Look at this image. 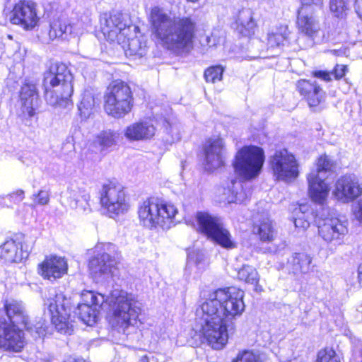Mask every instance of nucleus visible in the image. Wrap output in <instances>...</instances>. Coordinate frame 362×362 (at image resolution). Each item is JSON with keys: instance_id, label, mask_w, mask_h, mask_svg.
<instances>
[{"instance_id": "f257e3e1", "label": "nucleus", "mask_w": 362, "mask_h": 362, "mask_svg": "<svg viewBox=\"0 0 362 362\" xmlns=\"http://www.w3.org/2000/svg\"><path fill=\"white\" fill-rule=\"evenodd\" d=\"M244 291L236 287H226L209 292L196 310V331L214 349H222L235 322L243 313Z\"/></svg>"}, {"instance_id": "f03ea898", "label": "nucleus", "mask_w": 362, "mask_h": 362, "mask_svg": "<svg viewBox=\"0 0 362 362\" xmlns=\"http://www.w3.org/2000/svg\"><path fill=\"white\" fill-rule=\"evenodd\" d=\"M153 33L160 44L177 53L189 52L193 47L196 22L189 17L170 18L158 7L151 9Z\"/></svg>"}, {"instance_id": "7ed1b4c3", "label": "nucleus", "mask_w": 362, "mask_h": 362, "mask_svg": "<svg viewBox=\"0 0 362 362\" xmlns=\"http://www.w3.org/2000/svg\"><path fill=\"white\" fill-rule=\"evenodd\" d=\"M73 76L64 64L52 65L44 74L45 97L48 105L54 107L72 105Z\"/></svg>"}, {"instance_id": "20e7f679", "label": "nucleus", "mask_w": 362, "mask_h": 362, "mask_svg": "<svg viewBox=\"0 0 362 362\" xmlns=\"http://www.w3.org/2000/svg\"><path fill=\"white\" fill-rule=\"evenodd\" d=\"M178 211L171 204L151 197L141 202L137 209L140 224L150 230H163L174 226V220Z\"/></svg>"}, {"instance_id": "39448f33", "label": "nucleus", "mask_w": 362, "mask_h": 362, "mask_svg": "<svg viewBox=\"0 0 362 362\" xmlns=\"http://www.w3.org/2000/svg\"><path fill=\"white\" fill-rule=\"evenodd\" d=\"M109 301L113 306L112 326L126 334H129L127 332L129 328L136 329L141 309L135 296L123 290L115 289L110 294Z\"/></svg>"}, {"instance_id": "423d86ee", "label": "nucleus", "mask_w": 362, "mask_h": 362, "mask_svg": "<svg viewBox=\"0 0 362 362\" xmlns=\"http://www.w3.org/2000/svg\"><path fill=\"white\" fill-rule=\"evenodd\" d=\"M51 315L52 323L56 329L66 334H71L74 331V322L71 319V303L62 293H49V298L45 300Z\"/></svg>"}, {"instance_id": "0eeeda50", "label": "nucleus", "mask_w": 362, "mask_h": 362, "mask_svg": "<svg viewBox=\"0 0 362 362\" xmlns=\"http://www.w3.org/2000/svg\"><path fill=\"white\" fill-rule=\"evenodd\" d=\"M264 158L262 148L252 145L243 146L235 155V171L245 179L255 178L262 170Z\"/></svg>"}, {"instance_id": "6e6552de", "label": "nucleus", "mask_w": 362, "mask_h": 362, "mask_svg": "<svg viewBox=\"0 0 362 362\" xmlns=\"http://www.w3.org/2000/svg\"><path fill=\"white\" fill-rule=\"evenodd\" d=\"M4 308L10 321L8 324L25 328L35 338H40L46 334L47 326L45 321L40 320L33 325L26 308L21 300L12 298L6 300Z\"/></svg>"}, {"instance_id": "1a4fd4ad", "label": "nucleus", "mask_w": 362, "mask_h": 362, "mask_svg": "<svg viewBox=\"0 0 362 362\" xmlns=\"http://www.w3.org/2000/svg\"><path fill=\"white\" fill-rule=\"evenodd\" d=\"M132 92L122 81H114L107 87L105 95L106 113H129L132 106Z\"/></svg>"}, {"instance_id": "9d476101", "label": "nucleus", "mask_w": 362, "mask_h": 362, "mask_svg": "<svg viewBox=\"0 0 362 362\" xmlns=\"http://www.w3.org/2000/svg\"><path fill=\"white\" fill-rule=\"evenodd\" d=\"M269 167L275 180L286 182L296 179L299 165L295 156L286 149L276 151L269 158Z\"/></svg>"}, {"instance_id": "9b49d317", "label": "nucleus", "mask_w": 362, "mask_h": 362, "mask_svg": "<svg viewBox=\"0 0 362 362\" xmlns=\"http://www.w3.org/2000/svg\"><path fill=\"white\" fill-rule=\"evenodd\" d=\"M100 203L111 218L124 214L129 209L122 187L111 182L103 185L100 192Z\"/></svg>"}, {"instance_id": "f8f14e48", "label": "nucleus", "mask_w": 362, "mask_h": 362, "mask_svg": "<svg viewBox=\"0 0 362 362\" xmlns=\"http://www.w3.org/2000/svg\"><path fill=\"white\" fill-rule=\"evenodd\" d=\"M101 30L105 36L110 40H117L125 37L131 32L132 28L128 26L123 14L117 11L105 13L100 17Z\"/></svg>"}, {"instance_id": "ddd939ff", "label": "nucleus", "mask_w": 362, "mask_h": 362, "mask_svg": "<svg viewBox=\"0 0 362 362\" xmlns=\"http://www.w3.org/2000/svg\"><path fill=\"white\" fill-rule=\"evenodd\" d=\"M76 313L85 324L92 325L97 321L101 305L105 302V296L92 291H83L81 295Z\"/></svg>"}, {"instance_id": "4468645a", "label": "nucleus", "mask_w": 362, "mask_h": 362, "mask_svg": "<svg viewBox=\"0 0 362 362\" xmlns=\"http://www.w3.org/2000/svg\"><path fill=\"white\" fill-rule=\"evenodd\" d=\"M9 20L12 24L19 25L24 30L33 29L39 21L35 3L20 0L10 12Z\"/></svg>"}, {"instance_id": "2eb2a0df", "label": "nucleus", "mask_w": 362, "mask_h": 362, "mask_svg": "<svg viewBox=\"0 0 362 362\" xmlns=\"http://www.w3.org/2000/svg\"><path fill=\"white\" fill-rule=\"evenodd\" d=\"M103 252L98 254L89 261L88 267L92 274L98 276L112 272L119 259L117 247L110 243L102 245Z\"/></svg>"}, {"instance_id": "dca6fc26", "label": "nucleus", "mask_w": 362, "mask_h": 362, "mask_svg": "<svg viewBox=\"0 0 362 362\" xmlns=\"http://www.w3.org/2000/svg\"><path fill=\"white\" fill-rule=\"evenodd\" d=\"M21 326L11 325L0 320V346L6 350L20 352L25 341Z\"/></svg>"}, {"instance_id": "f3484780", "label": "nucleus", "mask_w": 362, "mask_h": 362, "mask_svg": "<svg viewBox=\"0 0 362 362\" xmlns=\"http://www.w3.org/2000/svg\"><path fill=\"white\" fill-rule=\"evenodd\" d=\"M318 233L325 241L340 245L348 233L347 225L339 218L328 217L319 224Z\"/></svg>"}, {"instance_id": "a211bd4d", "label": "nucleus", "mask_w": 362, "mask_h": 362, "mask_svg": "<svg viewBox=\"0 0 362 362\" xmlns=\"http://www.w3.org/2000/svg\"><path fill=\"white\" fill-rule=\"evenodd\" d=\"M362 193V185L354 175L343 176L337 180L333 194L335 198L344 203L354 201Z\"/></svg>"}, {"instance_id": "6ab92c4d", "label": "nucleus", "mask_w": 362, "mask_h": 362, "mask_svg": "<svg viewBox=\"0 0 362 362\" xmlns=\"http://www.w3.org/2000/svg\"><path fill=\"white\" fill-rule=\"evenodd\" d=\"M225 143L222 138L209 139L204 145L205 168L212 171L224 165Z\"/></svg>"}, {"instance_id": "aec40b11", "label": "nucleus", "mask_w": 362, "mask_h": 362, "mask_svg": "<svg viewBox=\"0 0 362 362\" xmlns=\"http://www.w3.org/2000/svg\"><path fill=\"white\" fill-rule=\"evenodd\" d=\"M68 269L66 260L62 257L50 255L39 264V274L44 278L52 281L61 278Z\"/></svg>"}, {"instance_id": "412c9836", "label": "nucleus", "mask_w": 362, "mask_h": 362, "mask_svg": "<svg viewBox=\"0 0 362 362\" xmlns=\"http://www.w3.org/2000/svg\"><path fill=\"white\" fill-rule=\"evenodd\" d=\"M20 102L22 113H35L40 105L39 94L36 84L25 80L20 90Z\"/></svg>"}, {"instance_id": "4be33fe9", "label": "nucleus", "mask_w": 362, "mask_h": 362, "mask_svg": "<svg viewBox=\"0 0 362 362\" xmlns=\"http://www.w3.org/2000/svg\"><path fill=\"white\" fill-rule=\"evenodd\" d=\"M297 27L301 33L309 37H314L318 33L320 24L310 6L303 5L298 10Z\"/></svg>"}, {"instance_id": "5701e85b", "label": "nucleus", "mask_w": 362, "mask_h": 362, "mask_svg": "<svg viewBox=\"0 0 362 362\" xmlns=\"http://www.w3.org/2000/svg\"><path fill=\"white\" fill-rule=\"evenodd\" d=\"M296 87L311 108L317 107L325 99V92L316 81L302 79L297 82Z\"/></svg>"}, {"instance_id": "b1692460", "label": "nucleus", "mask_w": 362, "mask_h": 362, "mask_svg": "<svg viewBox=\"0 0 362 362\" xmlns=\"http://www.w3.org/2000/svg\"><path fill=\"white\" fill-rule=\"evenodd\" d=\"M28 256L27 252L23 250L21 244L13 240H6L0 246V259L5 263H20Z\"/></svg>"}, {"instance_id": "393cba45", "label": "nucleus", "mask_w": 362, "mask_h": 362, "mask_svg": "<svg viewBox=\"0 0 362 362\" xmlns=\"http://www.w3.org/2000/svg\"><path fill=\"white\" fill-rule=\"evenodd\" d=\"M308 181L309 194L312 200L316 203L323 204L329 192V185L325 182L323 176L310 173L308 176Z\"/></svg>"}, {"instance_id": "a878e982", "label": "nucleus", "mask_w": 362, "mask_h": 362, "mask_svg": "<svg viewBox=\"0 0 362 362\" xmlns=\"http://www.w3.org/2000/svg\"><path fill=\"white\" fill-rule=\"evenodd\" d=\"M220 200L226 203H243L249 197L250 190L246 191L243 185L233 180L227 187L219 189Z\"/></svg>"}, {"instance_id": "bb28decb", "label": "nucleus", "mask_w": 362, "mask_h": 362, "mask_svg": "<svg viewBox=\"0 0 362 362\" xmlns=\"http://www.w3.org/2000/svg\"><path fill=\"white\" fill-rule=\"evenodd\" d=\"M195 222L196 224L193 223V226L199 232L205 234L208 238L223 224L220 218L212 216L205 211L197 213Z\"/></svg>"}, {"instance_id": "cd10ccee", "label": "nucleus", "mask_w": 362, "mask_h": 362, "mask_svg": "<svg viewBox=\"0 0 362 362\" xmlns=\"http://www.w3.org/2000/svg\"><path fill=\"white\" fill-rule=\"evenodd\" d=\"M155 134L153 125L147 122L135 123L125 130L124 135L129 140L138 141L149 139Z\"/></svg>"}, {"instance_id": "c85d7f7f", "label": "nucleus", "mask_w": 362, "mask_h": 362, "mask_svg": "<svg viewBox=\"0 0 362 362\" xmlns=\"http://www.w3.org/2000/svg\"><path fill=\"white\" fill-rule=\"evenodd\" d=\"M253 233L258 235L262 242H272L276 237V230L272 221L268 217H263L253 228Z\"/></svg>"}, {"instance_id": "c756f323", "label": "nucleus", "mask_w": 362, "mask_h": 362, "mask_svg": "<svg viewBox=\"0 0 362 362\" xmlns=\"http://www.w3.org/2000/svg\"><path fill=\"white\" fill-rule=\"evenodd\" d=\"M226 250H232L237 247L231 234L222 224L208 238Z\"/></svg>"}, {"instance_id": "7c9ffc66", "label": "nucleus", "mask_w": 362, "mask_h": 362, "mask_svg": "<svg viewBox=\"0 0 362 362\" xmlns=\"http://www.w3.org/2000/svg\"><path fill=\"white\" fill-rule=\"evenodd\" d=\"M69 204L71 209H76L79 212L83 214H88L91 211L88 202L90 199L88 194L85 192L79 193L75 190H71L69 192Z\"/></svg>"}, {"instance_id": "2f4dec72", "label": "nucleus", "mask_w": 362, "mask_h": 362, "mask_svg": "<svg viewBox=\"0 0 362 362\" xmlns=\"http://www.w3.org/2000/svg\"><path fill=\"white\" fill-rule=\"evenodd\" d=\"M312 258L305 253H296L291 260L293 273L296 275L308 274L311 271Z\"/></svg>"}, {"instance_id": "473e14b6", "label": "nucleus", "mask_w": 362, "mask_h": 362, "mask_svg": "<svg viewBox=\"0 0 362 362\" xmlns=\"http://www.w3.org/2000/svg\"><path fill=\"white\" fill-rule=\"evenodd\" d=\"M125 54L127 56L141 57L146 53V41L142 36H134L127 39Z\"/></svg>"}, {"instance_id": "72a5a7b5", "label": "nucleus", "mask_w": 362, "mask_h": 362, "mask_svg": "<svg viewBox=\"0 0 362 362\" xmlns=\"http://www.w3.org/2000/svg\"><path fill=\"white\" fill-rule=\"evenodd\" d=\"M237 277L239 280L255 286L256 291H261L262 286L258 284L259 276L256 269L250 265L245 264L238 269Z\"/></svg>"}, {"instance_id": "f704fd0d", "label": "nucleus", "mask_w": 362, "mask_h": 362, "mask_svg": "<svg viewBox=\"0 0 362 362\" xmlns=\"http://www.w3.org/2000/svg\"><path fill=\"white\" fill-rule=\"evenodd\" d=\"M288 34L287 26H281L275 31L269 33L267 37L268 50L280 49L281 46L286 41Z\"/></svg>"}, {"instance_id": "c9c22d12", "label": "nucleus", "mask_w": 362, "mask_h": 362, "mask_svg": "<svg viewBox=\"0 0 362 362\" xmlns=\"http://www.w3.org/2000/svg\"><path fill=\"white\" fill-rule=\"evenodd\" d=\"M119 134L110 130L100 132L96 137L95 141L103 148L110 147L116 144Z\"/></svg>"}, {"instance_id": "e433bc0d", "label": "nucleus", "mask_w": 362, "mask_h": 362, "mask_svg": "<svg viewBox=\"0 0 362 362\" xmlns=\"http://www.w3.org/2000/svg\"><path fill=\"white\" fill-rule=\"evenodd\" d=\"M66 29H70L67 26L66 22L60 20L54 21L50 24V30L49 31V37L51 40L56 38H62L64 40V33H66Z\"/></svg>"}, {"instance_id": "4c0bfd02", "label": "nucleus", "mask_w": 362, "mask_h": 362, "mask_svg": "<svg viewBox=\"0 0 362 362\" xmlns=\"http://www.w3.org/2000/svg\"><path fill=\"white\" fill-rule=\"evenodd\" d=\"M349 0H329V9L337 18H344L348 9Z\"/></svg>"}, {"instance_id": "58836bf2", "label": "nucleus", "mask_w": 362, "mask_h": 362, "mask_svg": "<svg viewBox=\"0 0 362 362\" xmlns=\"http://www.w3.org/2000/svg\"><path fill=\"white\" fill-rule=\"evenodd\" d=\"M238 21L243 28H245L246 33L245 35H250L253 33V29L255 26V23L253 21L251 12L250 11H243L240 13L238 16Z\"/></svg>"}, {"instance_id": "ea45409f", "label": "nucleus", "mask_w": 362, "mask_h": 362, "mask_svg": "<svg viewBox=\"0 0 362 362\" xmlns=\"http://www.w3.org/2000/svg\"><path fill=\"white\" fill-rule=\"evenodd\" d=\"M224 69L221 65L212 66L204 72V77L207 82L213 83L222 80Z\"/></svg>"}, {"instance_id": "a19ab883", "label": "nucleus", "mask_w": 362, "mask_h": 362, "mask_svg": "<svg viewBox=\"0 0 362 362\" xmlns=\"http://www.w3.org/2000/svg\"><path fill=\"white\" fill-rule=\"evenodd\" d=\"M317 362H340V359L332 349H325L318 352Z\"/></svg>"}, {"instance_id": "79ce46f5", "label": "nucleus", "mask_w": 362, "mask_h": 362, "mask_svg": "<svg viewBox=\"0 0 362 362\" xmlns=\"http://www.w3.org/2000/svg\"><path fill=\"white\" fill-rule=\"evenodd\" d=\"M296 215L297 217L294 218L295 226L298 228L302 229L303 230L307 229L310 226L308 214L303 212L302 208L299 207L298 210H296Z\"/></svg>"}, {"instance_id": "37998d69", "label": "nucleus", "mask_w": 362, "mask_h": 362, "mask_svg": "<svg viewBox=\"0 0 362 362\" xmlns=\"http://www.w3.org/2000/svg\"><path fill=\"white\" fill-rule=\"evenodd\" d=\"M333 164L331 159L326 155L322 156L319 158L317 163V170L313 171L320 176H323L324 173L330 170Z\"/></svg>"}, {"instance_id": "c03bdc74", "label": "nucleus", "mask_w": 362, "mask_h": 362, "mask_svg": "<svg viewBox=\"0 0 362 362\" xmlns=\"http://www.w3.org/2000/svg\"><path fill=\"white\" fill-rule=\"evenodd\" d=\"M233 362H262L259 354L250 351L240 353Z\"/></svg>"}, {"instance_id": "a18cd8bd", "label": "nucleus", "mask_w": 362, "mask_h": 362, "mask_svg": "<svg viewBox=\"0 0 362 362\" xmlns=\"http://www.w3.org/2000/svg\"><path fill=\"white\" fill-rule=\"evenodd\" d=\"M95 106L94 98L90 94L85 95L80 105H78V110L80 113H86V112L92 111Z\"/></svg>"}, {"instance_id": "49530a36", "label": "nucleus", "mask_w": 362, "mask_h": 362, "mask_svg": "<svg viewBox=\"0 0 362 362\" xmlns=\"http://www.w3.org/2000/svg\"><path fill=\"white\" fill-rule=\"evenodd\" d=\"M33 197L35 204L47 205L49 202L50 192L48 190L41 189Z\"/></svg>"}, {"instance_id": "de8ad7c7", "label": "nucleus", "mask_w": 362, "mask_h": 362, "mask_svg": "<svg viewBox=\"0 0 362 362\" xmlns=\"http://www.w3.org/2000/svg\"><path fill=\"white\" fill-rule=\"evenodd\" d=\"M204 259V255L202 252L199 251H192L188 254L187 265L190 266L195 264L199 267Z\"/></svg>"}, {"instance_id": "09e8293b", "label": "nucleus", "mask_w": 362, "mask_h": 362, "mask_svg": "<svg viewBox=\"0 0 362 362\" xmlns=\"http://www.w3.org/2000/svg\"><path fill=\"white\" fill-rule=\"evenodd\" d=\"M346 66L345 65L337 64L334 70L331 72L335 79H340L344 76L346 71Z\"/></svg>"}, {"instance_id": "8fccbe9b", "label": "nucleus", "mask_w": 362, "mask_h": 362, "mask_svg": "<svg viewBox=\"0 0 362 362\" xmlns=\"http://www.w3.org/2000/svg\"><path fill=\"white\" fill-rule=\"evenodd\" d=\"M314 76L317 78H322L325 81H330L332 80V74L331 72H327L325 71H318L314 72Z\"/></svg>"}, {"instance_id": "3c124183", "label": "nucleus", "mask_w": 362, "mask_h": 362, "mask_svg": "<svg viewBox=\"0 0 362 362\" xmlns=\"http://www.w3.org/2000/svg\"><path fill=\"white\" fill-rule=\"evenodd\" d=\"M205 41L206 45L209 47H214L219 42V40L214 34H211L210 36L206 37Z\"/></svg>"}, {"instance_id": "603ef678", "label": "nucleus", "mask_w": 362, "mask_h": 362, "mask_svg": "<svg viewBox=\"0 0 362 362\" xmlns=\"http://www.w3.org/2000/svg\"><path fill=\"white\" fill-rule=\"evenodd\" d=\"M354 215L357 220L362 222V199L357 203V206L354 209Z\"/></svg>"}, {"instance_id": "864d4df0", "label": "nucleus", "mask_w": 362, "mask_h": 362, "mask_svg": "<svg viewBox=\"0 0 362 362\" xmlns=\"http://www.w3.org/2000/svg\"><path fill=\"white\" fill-rule=\"evenodd\" d=\"M67 26L70 29H66V33H64V40H69V37H75L78 35V33L75 32V28L73 25L67 24Z\"/></svg>"}, {"instance_id": "5fc2aeb1", "label": "nucleus", "mask_w": 362, "mask_h": 362, "mask_svg": "<svg viewBox=\"0 0 362 362\" xmlns=\"http://www.w3.org/2000/svg\"><path fill=\"white\" fill-rule=\"evenodd\" d=\"M355 10L359 18L362 19V0L355 1Z\"/></svg>"}, {"instance_id": "6e6d98bb", "label": "nucleus", "mask_w": 362, "mask_h": 362, "mask_svg": "<svg viewBox=\"0 0 362 362\" xmlns=\"http://www.w3.org/2000/svg\"><path fill=\"white\" fill-rule=\"evenodd\" d=\"M303 5L310 6L311 4L320 5L322 0H301Z\"/></svg>"}, {"instance_id": "4d7b16f0", "label": "nucleus", "mask_w": 362, "mask_h": 362, "mask_svg": "<svg viewBox=\"0 0 362 362\" xmlns=\"http://www.w3.org/2000/svg\"><path fill=\"white\" fill-rule=\"evenodd\" d=\"M358 279L361 286H362V263L359 264L358 268Z\"/></svg>"}, {"instance_id": "13d9d810", "label": "nucleus", "mask_w": 362, "mask_h": 362, "mask_svg": "<svg viewBox=\"0 0 362 362\" xmlns=\"http://www.w3.org/2000/svg\"><path fill=\"white\" fill-rule=\"evenodd\" d=\"M24 191L22 189L17 190L15 193H13V195H16L19 199V201H22L24 198Z\"/></svg>"}, {"instance_id": "bf43d9fd", "label": "nucleus", "mask_w": 362, "mask_h": 362, "mask_svg": "<svg viewBox=\"0 0 362 362\" xmlns=\"http://www.w3.org/2000/svg\"><path fill=\"white\" fill-rule=\"evenodd\" d=\"M187 1L192 2V3H196L198 1V0H187Z\"/></svg>"}, {"instance_id": "052dcab7", "label": "nucleus", "mask_w": 362, "mask_h": 362, "mask_svg": "<svg viewBox=\"0 0 362 362\" xmlns=\"http://www.w3.org/2000/svg\"><path fill=\"white\" fill-rule=\"evenodd\" d=\"M25 116H27L28 118H31V117L33 115H30V114H28V115H24Z\"/></svg>"}, {"instance_id": "680f3d73", "label": "nucleus", "mask_w": 362, "mask_h": 362, "mask_svg": "<svg viewBox=\"0 0 362 362\" xmlns=\"http://www.w3.org/2000/svg\"><path fill=\"white\" fill-rule=\"evenodd\" d=\"M359 310V312H360V313H362V305L360 306V308H359V310Z\"/></svg>"}, {"instance_id": "e2e57ef3", "label": "nucleus", "mask_w": 362, "mask_h": 362, "mask_svg": "<svg viewBox=\"0 0 362 362\" xmlns=\"http://www.w3.org/2000/svg\"><path fill=\"white\" fill-rule=\"evenodd\" d=\"M137 29V27L134 26L133 27V31L135 32V30Z\"/></svg>"}, {"instance_id": "0e129e2a", "label": "nucleus", "mask_w": 362, "mask_h": 362, "mask_svg": "<svg viewBox=\"0 0 362 362\" xmlns=\"http://www.w3.org/2000/svg\"><path fill=\"white\" fill-rule=\"evenodd\" d=\"M100 247L99 245H98V246H97V247H96V250H97L98 251H99V250H100Z\"/></svg>"}, {"instance_id": "69168bd1", "label": "nucleus", "mask_w": 362, "mask_h": 362, "mask_svg": "<svg viewBox=\"0 0 362 362\" xmlns=\"http://www.w3.org/2000/svg\"><path fill=\"white\" fill-rule=\"evenodd\" d=\"M44 362H49V361H44Z\"/></svg>"}]
</instances>
